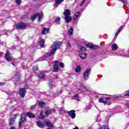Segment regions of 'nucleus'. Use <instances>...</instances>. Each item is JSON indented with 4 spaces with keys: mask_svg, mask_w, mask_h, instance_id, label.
<instances>
[{
    "mask_svg": "<svg viewBox=\"0 0 129 129\" xmlns=\"http://www.w3.org/2000/svg\"><path fill=\"white\" fill-rule=\"evenodd\" d=\"M61 45H62V42L61 41H56L54 43V44L51 46V47L49 48V53H47L45 54V57H50V56H52V55H54L55 52L59 48L61 47Z\"/></svg>",
    "mask_w": 129,
    "mask_h": 129,
    "instance_id": "f257e3e1",
    "label": "nucleus"
},
{
    "mask_svg": "<svg viewBox=\"0 0 129 129\" xmlns=\"http://www.w3.org/2000/svg\"><path fill=\"white\" fill-rule=\"evenodd\" d=\"M104 98L105 99H106V100H104ZM104 98H101L100 99H99V102H100V103H104V104H107V105H109V104H110V102H108V100H110V101L116 100V99H117V97L112 95L105 97Z\"/></svg>",
    "mask_w": 129,
    "mask_h": 129,
    "instance_id": "f03ea898",
    "label": "nucleus"
},
{
    "mask_svg": "<svg viewBox=\"0 0 129 129\" xmlns=\"http://www.w3.org/2000/svg\"><path fill=\"white\" fill-rule=\"evenodd\" d=\"M63 19L66 23L68 24L72 21V17L71 16V11L69 9H67L63 12Z\"/></svg>",
    "mask_w": 129,
    "mask_h": 129,
    "instance_id": "7ed1b4c3",
    "label": "nucleus"
},
{
    "mask_svg": "<svg viewBox=\"0 0 129 129\" xmlns=\"http://www.w3.org/2000/svg\"><path fill=\"white\" fill-rule=\"evenodd\" d=\"M15 27L17 30H23L27 28V23L21 22L16 24Z\"/></svg>",
    "mask_w": 129,
    "mask_h": 129,
    "instance_id": "20e7f679",
    "label": "nucleus"
},
{
    "mask_svg": "<svg viewBox=\"0 0 129 129\" xmlns=\"http://www.w3.org/2000/svg\"><path fill=\"white\" fill-rule=\"evenodd\" d=\"M36 18H38V21L40 22V21H41V20H42V19L44 18V14H43V13H37L36 15L32 16L31 20L32 21H35V20L36 19Z\"/></svg>",
    "mask_w": 129,
    "mask_h": 129,
    "instance_id": "39448f33",
    "label": "nucleus"
},
{
    "mask_svg": "<svg viewBox=\"0 0 129 129\" xmlns=\"http://www.w3.org/2000/svg\"><path fill=\"white\" fill-rule=\"evenodd\" d=\"M90 72H91V70L90 69H87L85 71L83 75L84 80H88L89 79V75H90Z\"/></svg>",
    "mask_w": 129,
    "mask_h": 129,
    "instance_id": "423d86ee",
    "label": "nucleus"
},
{
    "mask_svg": "<svg viewBox=\"0 0 129 129\" xmlns=\"http://www.w3.org/2000/svg\"><path fill=\"white\" fill-rule=\"evenodd\" d=\"M25 116H26L25 113H22L21 115L20 120L19 122V126L20 127L23 125L24 121H25V120L26 119V117Z\"/></svg>",
    "mask_w": 129,
    "mask_h": 129,
    "instance_id": "0eeeda50",
    "label": "nucleus"
},
{
    "mask_svg": "<svg viewBox=\"0 0 129 129\" xmlns=\"http://www.w3.org/2000/svg\"><path fill=\"white\" fill-rule=\"evenodd\" d=\"M5 59L7 61H8V62H11V61L13 60V57L11 56V53L8 51H7L5 54Z\"/></svg>",
    "mask_w": 129,
    "mask_h": 129,
    "instance_id": "6e6552de",
    "label": "nucleus"
},
{
    "mask_svg": "<svg viewBox=\"0 0 129 129\" xmlns=\"http://www.w3.org/2000/svg\"><path fill=\"white\" fill-rule=\"evenodd\" d=\"M78 89L82 91V92H87L89 91V89L85 87V86L83 85H80V87H78Z\"/></svg>",
    "mask_w": 129,
    "mask_h": 129,
    "instance_id": "1a4fd4ad",
    "label": "nucleus"
},
{
    "mask_svg": "<svg viewBox=\"0 0 129 129\" xmlns=\"http://www.w3.org/2000/svg\"><path fill=\"white\" fill-rule=\"evenodd\" d=\"M68 114L71 116L72 119H74L76 117V114L75 113V111L74 110H72L68 112Z\"/></svg>",
    "mask_w": 129,
    "mask_h": 129,
    "instance_id": "9d476101",
    "label": "nucleus"
},
{
    "mask_svg": "<svg viewBox=\"0 0 129 129\" xmlns=\"http://www.w3.org/2000/svg\"><path fill=\"white\" fill-rule=\"evenodd\" d=\"M53 71L54 72H58L59 70V66H58V61H55L53 62Z\"/></svg>",
    "mask_w": 129,
    "mask_h": 129,
    "instance_id": "9b49d317",
    "label": "nucleus"
},
{
    "mask_svg": "<svg viewBox=\"0 0 129 129\" xmlns=\"http://www.w3.org/2000/svg\"><path fill=\"white\" fill-rule=\"evenodd\" d=\"M20 75H21V74H20V73H19V72L16 73V75L13 77L14 81L18 82V81H19V80H20Z\"/></svg>",
    "mask_w": 129,
    "mask_h": 129,
    "instance_id": "f8f14e48",
    "label": "nucleus"
},
{
    "mask_svg": "<svg viewBox=\"0 0 129 129\" xmlns=\"http://www.w3.org/2000/svg\"><path fill=\"white\" fill-rule=\"evenodd\" d=\"M80 12H78L74 16V17L73 18V21H74V22H78V18L80 17Z\"/></svg>",
    "mask_w": 129,
    "mask_h": 129,
    "instance_id": "ddd939ff",
    "label": "nucleus"
},
{
    "mask_svg": "<svg viewBox=\"0 0 129 129\" xmlns=\"http://www.w3.org/2000/svg\"><path fill=\"white\" fill-rule=\"evenodd\" d=\"M37 125L41 128H44L45 127V122H42L41 121H38L37 122Z\"/></svg>",
    "mask_w": 129,
    "mask_h": 129,
    "instance_id": "4468645a",
    "label": "nucleus"
},
{
    "mask_svg": "<svg viewBox=\"0 0 129 129\" xmlns=\"http://www.w3.org/2000/svg\"><path fill=\"white\" fill-rule=\"evenodd\" d=\"M20 94L22 98H24L25 95H26V90L23 88L21 89L20 92Z\"/></svg>",
    "mask_w": 129,
    "mask_h": 129,
    "instance_id": "2eb2a0df",
    "label": "nucleus"
},
{
    "mask_svg": "<svg viewBox=\"0 0 129 129\" xmlns=\"http://www.w3.org/2000/svg\"><path fill=\"white\" fill-rule=\"evenodd\" d=\"M44 124L47 125L49 127H54V125L52 124V122L49 120H46L44 121Z\"/></svg>",
    "mask_w": 129,
    "mask_h": 129,
    "instance_id": "dca6fc26",
    "label": "nucleus"
},
{
    "mask_svg": "<svg viewBox=\"0 0 129 129\" xmlns=\"http://www.w3.org/2000/svg\"><path fill=\"white\" fill-rule=\"evenodd\" d=\"M26 115L29 117V118H35L36 115L31 112H28L26 113Z\"/></svg>",
    "mask_w": 129,
    "mask_h": 129,
    "instance_id": "f3484780",
    "label": "nucleus"
},
{
    "mask_svg": "<svg viewBox=\"0 0 129 129\" xmlns=\"http://www.w3.org/2000/svg\"><path fill=\"white\" fill-rule=\"evenodd\" d=\"M55 109H51L50 110H47L45 111V114L47 116V115L51 114V113H52V112H55Z\"/></svg>",
    "mask_w": 129,
    "mask_h": 129,
    "instance_id": "a211bd4d",
    "label": "nucleus"
},
{
    "mask_svg": "<svg viewBox=\"0 0 129 129\" xmlns=\"http://www.w3.org/2000/svg\"><path fill=\"white\" fill-rule=\"evenodd\" d=\"M64 0H55V3L54 4V8H58L59 5L62 3Z\"/></svg>",
    "mask_w": 129,
    "mask_h": 129,
    "instance_id": "6ab92c4d",
    "label": "nucleus"
},
{
    "mask_svg": "<svg viewBox=\"0 0 129 129\" xmlns=\"http://www.w3.org/2000/svg\"><path fill=\"white\" fill-rule=\"evenodd\" d=\"M39 43L40 47H45V40H44V39H40V40H39Z\"/></svg>",
    "mask_w": 129,
    "mask_h": 129,
    "instance_id": "aec40b11",
    "label": "nucleus"
},
{
    "mask_svg": "<svg viewBox=\"0 0 129 129\" xmlns=\"http://www.w3.org/2000/svg\"><path fill=\"white\" fill-rule=\"evenodd\" d=\"M54 82L51 80H49L48 82V85L50 88H53V87H55V85L54 84Z\"/></svg>",
    "mask_w": 129,
    "mask_h": 129,
    "instance_id": "412c9836",
    "label": "nucleus"
},
{
    "mask_svg": "<svg viewBox=\"0 0 129 129\" xmlns=\"http://www.w3.org/2000/svg\"><path fill=\"white\" fill-rule=\"evenodd\" d=\"M49 33V29L44 28L42 32V35H46Z\"/></svg>",
    "mask_w": 129,
    "mask_h": 129,
    "instance_id": "4be33fe9",
    "label": "nucleus"
},
{
    "mask_svg": "<svg viewBox=\"0 0 129 129\" xmlns=\"http://www.w3.org/2000/svg\"><path fill=\"white\" fill-rule=\"evenodd\" d=\"M112 50L113 51H116L117 50V44L116 43H113L111 46Z\"/></svg>",
    "mask_w": 129,
    "mask_h": 129,
    "instance_id": "5701e85b",
    "label": "nucleus"
},
{
    "mask_svg": "<svg viewBox=\"0 0 129 129\" xmlns=\"http://www.w3.org/2000/svg\"><path fill=\"white\" fill-rule=\"evenodd\" d=\"M39 78H44L45 77V74L43 73V72H41L38 74V76Z\"/></svg>",
    "mask_w": 129,
    "mask_h": 129,
    "instance_id": "b1692460",
    "label": "nucleus"
},
{
    "mask_svg": "<svg viewBox=\"0 0 129 129\" xmlns=\"http://www.w3.org/2000/svg\"><path fill=\"white\" fill-rule=\"evenodd\" d=\"M79 56L81 59H85L86 58V54L84 53L80 54Z\"/></svg>",
    "mask_w": 129,
    "mask_h": 129,
    "instance_id": "393cba45",
    "label": "nucleus"
},
{
    "mask_svg": "<svg viewBox=\"0 0 129 129\" xmlns=\"http://www.w3.org/2000/svg\"><path fill=\"white\" fill-rule=\"evenodd\" d=\"M68 35L69 36H72L73 35V28H71L68 31Z\"/></svg>",
    "mask_w": 129,
    "mask_h": 129,
    "instance_id": "a878e982",
    "label": "nucleus"
},
{
    "mask_svg": "<svg viewBox=\"0 0 129 129\" xmlns=\"http://www.w3.org/2000/svg\"><path fill=\"white\" fill-rule=\"evenodd\" d=\"M75 71H76V72H77V73L80 72V71H81V67H80V66H78Z\"/></svg>",
    "mask_w": 129,
    "mask_h": 129,
    "instance_id": "bb28decb",
    "label": "nucleus"
},
{
    "mask_svg": "<svg viewBox=\"0 0 129 129\" xmlns=\"http://www.w3.org/2000/svg\"><path fill=\"white\" fill-rule=\"evenodd\" d=\"M46 105V104H45V102H39V106L40 107H44Z\"/></svg>",
    "mask_w": 129,
    "mask_h": 129,
    "instance_id": "cd10ccee",
    "label": "nucleus"
},
{
    "mask_svg": "<svg viewBox=\"0 0 129 129\" xmlns=\"http://www.w3.org/2000/svg\"><path fill=\"white\" fill-rule=\"evenodd\" d=\"M74 99L75 100H77L78 101H79V95L76 94L74 96Z\"/></svg>",
    "mask_w": 129,
    "mask_h": 129,
    "instance_id": "c85d7f7f",
    "label": "nucleus"
},
{
    "mask_svg": "<svg viewBox=\"0 0 129 129\" xmlns=\"http://www.w3.org/2000/svg\"><path fill=\"white\" fill-rule=\"evenodd\" d=\"M79 48L80 49L81 51H82L83 52H84L86 50V48L85 47L79 46Z\"/></svg>",
    "mask_w": 129,
    "mask_h": 129,
    "instance_id": "c756f323",
    "label": "nucleus"
},
{
    "mask_svg": "<svg viewBox=\"0 0 129 129\" xmlns=\"http://www.w3.org/2000/svg\"><path fill=\"white\" fill-rule=\"evenodd\" d=\"M87 48H89L90 49H92L93 44H91L90 43H88L86 44Z\"/></svg>",
    "mask_w": 129,
    "mask_h": 129,
    "instance_id": "7c9ffc66",
    "label": "nucleus"
},
{
    "mask_svg": "<svg viewBox=\"0 0 129 129\" xmlns=\"http://www.w3.org/2000/svg\"><path fill=\"white\" fill-rule=\"evenodd\" d=\"M14 122H15V118H11L10 121V125H13V124L14 123Z\"/></svg>",
    "mask_w": 129,
    "mask_h": 129,
    "instance_id": "2f4dec72",
    "label": "nucleus"
},
{
    "mask_svg": "<svg viewBox=\"0 0 129 129\" xmlns=\"http://www.w3.org/2000/svg\"><path fill=\"white\" fill-rule=\"evenodd\" d=\"M60 17H57L55 19V22H56L57 24H60Z\"/></svg>",
    "mask_w": 129,
    "mask_h": 129,
    "instance_id": "473e14b6",
    "label": "nucleus"
},
{
    "mask_svg": "<svg viewBox=\"0 0 129 129\" xmlns=\"http://www.w3.org/2000/svg\"><path fill=\"white\" fill-rule=\"evenodd\" d=\"M122 30V27L121 26V27L119 28V29H118L117 32L116 33V36L117 35H118V33H120V32H121Z\"/></svg>",
    "mask_w": 129,
    "mask_h": 129,
    "instance_id": "72a5a7b5",
    "label": "nucleus"
},
{
    "mask_svg": "<svg viewBox=\"0 0 129 129\" xmlns=\"http://www.w3.org/2000/svg\"><path fill=\"white\" fill-rule=\"evenodd\" d=\"M45 116L43 115V111H41L40 113V115L39 116V118H41V119L44 118Z\"/></svg>",
    "mask_w": 129,
    "mask_h": 129,
    "instance_id": "f704fd0d",
    "label": "nucleus"
},
{
    "mask_svg": "<svg viewBox=\"0 0 129 129\" xmlns=\"http://www.w3.org/2000/svg\"><path fill=\"white\" fill-rule=\"evenodd\" d=\"M21 2H22V0H16V3L18 5H21Z\"/></svg>",
    "mask_w": 129,
    "mask_h": 129,
    "instance_id": "c9c22d12",
    "label": "nucleus"
},
{
    "mask_svg": "<svg viewBox=\"0 0 129 129\" xmlns=\"http://www.w3.org/2000/svg\"><path fill=\"white\" fill-rule=\"evenodd\" d=\"M59 66H60V67H61V68H64V63H63V62H60V63H59Z\"/></svg>",
    "mask_w": 129,
    "mask_h": 129,
    "instance_id": "e433bc0d",
    "label": "nucleus"
},
{
    "mask_svg": "<svg viewBox=\"0 0 129 129\" xmlns=\"http://www.w3.org/2000/svg\"><path fill=\"white\" fill-rule=\"evenodd\" d=\"M60 112L61 114H63V113H64V112H65V109H64L63 108H61L60 110Z\"/></svg>",
    "mask_w": 129,
    "mask_h": 129,
    "instance_id": "4c0bfd02",
    "label": "nucleus"
},
{
    "mask_svg": "<svg viewBox=\"0 0 129 129\" xmlns=\"http://www.w3.org/2000/svg\"><path fill=\"white\" fill-rule=\"evenodd\" d=\"M99 48V46L95 45H93L92 49H98Z\"/></svg>",
    "mask_w": 129,
    "mask_h": 129,
    "instance_id": "58836bf2",
    "label": "nucleus"
},
{
    "mask_svg": "<svg viewBox=\"0 0 129 129\" xmlns=\"http://www.w3.org/2000/svg\"><path fill=\"white\" fill-rule=\"evenodd\" d=\"M38 67L37 66H35L34 67H33V70L34 71H37L38 70Z\"/></svg>",
    "mask_w": 129,
    "mask_h": 129,
    "instance_id": "ea45409f",
    "label": "nucleus"
},
{
    "mask_svg": "<svg viewBox=\"0 0 129 129\" xmlns=\"http://www.w3.org/2000/svg\"><path fill=\"white\" fill-rule=\"evenodd\" d=\"M36 107H37V105H33L31 106V109H35V108H36Z\"/></svg>",
    "mask_w": 129,
    "mask_h": 129,
    "instance_id": "a19ab883",
    "label": "nucleus"
},
{
    "mask_svg": "<svg viewBox=\"0 0 129 129\" xmlns=\"http://www.w3.org/2000/svg\"><path fill=\"white\" fill-rule=\"evenodd\" d=\"M118 1L122 3V4H126V0H118Z\"/></svg>",
    "mask_w": 129,
    "mask_h": 129,
    "instance_id": "79ce46f5",
    "label": "nucleus"
},
{
    "mask_svg": "<svg viewBox=\"0 0 129 129\" xmlns=\"http://www.w3.org/2000/svg\"><path fill=\"white\" fill-rule=\"evenodd\" d=\"M85 2H86V0H83V1L81 3L80 6L82 7V6L83 5H84V3H85Z\"/></svg>",
    "mask_w": 129,
    "mask_h": 129,
    "instance_id": "37998d69",
    "label": "nucleus"
},
{
    "mask_svg": "<svg viewBox=\"0 0 129 129\" xmlns=\"http://www.w3.org/2000/svg\"><path fill=\"white\" fill-rule=\"evenodd\" d=\"M18 61V59H16V60L14 61V62H12V65H13V66H16V64L15 63V62H17Z\"/></svg>",
    "mask_w": 129,
    "mask_h": 129,
    "instance_id": "c03bdc74",
    "label": "nucleus"
},
{
    "mask_svg": "<svg viewBox=\"0 0 129 129\" xmlns=\"http://www.w3.org/2000/svg\"><path fill=\"white\" fill-rule=\"evenodd\" d=\"M93 104H94L93 103H92L91 104V106L90 107H87V109H90V108L91 107V106L93 105Z\"/></svg>",
    "mask_w": 129,
    "mask_h": 129,
    "instance_id": "a18cd8bd",
    "label": "nucleus"
},
{
    "mask_svg": "<svg viewBox=\"0 0 129 129\" xmlns=\"http://www.w3.org/2000/svg\"><path fill=\"white\" fill-rule=\"evenodd\" d=\"M68 45L69 46V47H71V43H70V42H68Z\"/></svg>",
    "mask_w": 129,
    "mask_h": 129,
    "instance_id": "49530a36",
    "label": "nucleus"
},
{
    "mask_svg": "<svg viewBox=\"0 0 129 129\" xmlns=\"http://www.w3.org/2000/svg\"><path fill=\"white\" fill-rule=\"evenodd\" d=\"M10 129H16L14 126H11Z\"/></svg>",
    "mask_w": 129,
    "mask_h": 129,
    "instance_id": "de8ad7c7",
    "label": "nucleus"
},
{
    "mask_svg": "<svg viewBox=\"0 0 129 129\" xmlns=\"http://www.w3.org/2000/svg\"><path fill=\"white\" fill-rule=\"evenodd\" d=\"M4 44V42H0V46H2Z\"/></svg>",
    "mask_w": 129,
    "mask_h": 129,
    "instance_id": "09e8293b",
    "label": "nucleus"
},
{
    "mask_svg": "<svg viewBox=\"0 0 129 129\" xmlns=\"http://www.w3.org/2000/svg\"><path fill=\"white\" fill-rule=\"evenodd\" d=\"M125 96H129V93L125 94Z\"/></svg>",
    "mask_w": 129,
    "mask_h": 129,
    "instance_id": "8fccbe9b",
    "label": "nucleus"
},
{
    "mask_svg": "<svg viewBox=\"0 0 129 129\" xmlns=\"http://www.w3.org/2000/svg\"><path fill=\"white\" fill-rule=\"evenodd\" d=\"M14 116H15V117H17V115L16 114H15Z\"/></svg>",
    "mask_w": 129,
    "mask_h": 129,
    "instance_id": "3c124183",
    "label": "nucleus"
}]
</instances>
